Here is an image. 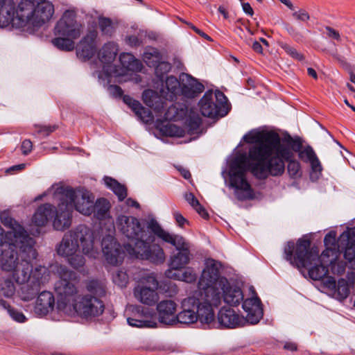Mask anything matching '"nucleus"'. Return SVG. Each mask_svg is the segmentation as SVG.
Wrapping results in <instances>:
<instances>
[{
  "mask_svg": "<svg viewBox=\"0 0 355 355\" xmlns=\"http://www.w3.org/2000/svg\"><path fill=\"white\" fill-rule=\"evenodd\" d=\"M325 29L327 31V35L329 37L336 40V41H340V35L336 30L329 26H327Z\"/></svg>",
  "mask_w": 355,
  "mask_h": 355,
  "instance_id": "57",
  "label": "nucleus"
},
{
  "mask_svg": "<svg viewBox=\"0 0 355 355\" xmlns=\"http://www.w3.org/2000/svg\"><path fill=\"white\" fill-rule=\"evenodd\" d=\"M35 242L31 248L33 257L29 256L27 252H24L17 245L4 244V248L0 255V268L3 272L10 274L15 283H22L27 279L28 272H31L32 266L31 261L37 257V252L34 248Z\"/></svg>",
  "mask_w": 355,
  "mask_h": 355,
  "instance_id": "7",
  "label": "nucleus"
},
{
  "mask_svg": "<svg viewBox=\"0 0 355 355\" xmlns=\"http://www.w3.org/2000/svg\"><path fill=\"white\" fill-rule=\"evenodd\" d=\"M286 30L288 31V33L292 35L294 38H295L296 40H297L301 35L299 33L296 32L293 28L292 27H287L286 28Z\"/></svg>",
  "mask_w": 355,
  "mask_h": 355,
  "instance_id": "64",
  "label": "nucleus"
},
{
  "mask_svg": "<svg viewBox=\"0 0 355 355\" xmlns=\"http://www.w3.org/2000/svg\"><path fill=\"white\" fill-rule=\"evenodd\" d=\"M201 120L199 116H193L187 121V131L189 135L196 133L200 128Z\"/></svg>",
  "mask_w": 355,
  "mask_h": 355,
  "instance_id": "54",
  "label": "nucleus"
},
{
  "mask_svg": "<svg viewBox=\"0 0 355 355\" xmlns=\"http://www.w3.org/2000/svg\"><path fill=\"white\" fill-rule=\"evenodd\" d=\"M162 96L152 89H146L142 94L144 103L148 107H152L155 112L159 113L161 116L164 110V102Z\"/></svg>",
  "mask_w": 355,
  "mask_h": 355,
  "instance_id": "36",
  "label": "nucleus"
},
{
  "mask_svg": "<svg viewBox=\"0 0 355 355\" xmlns=\"http://www.w3.org/2000/svg\"><path fill=\"white\" fill-rule=\"evenodd\" d=\"M46 195L51 196L58 202V210L53 221L55 230L64 231L71 226L73 209L85 216L92 214L94 197L87 189H73L55 184L44 193Z\"/></svg>",
  "mask_w": 355,
  "mask_h": 355,
  "instance_id": "5",
  "label": "nucleus"
},
{
  "mask_svg": "<svg viewBox=\"0 0 355 355\" xmlns=\"http://www.w3.org/2000/svg\"><path fill=\"white\" fill-rule=\"evenodd\" d=\"M241 6H242V8H243V12L245 14L249 15L250 16L253 15L254 11H253L252 8L250 5V3L242 2L241 3Z\"/></svg>",
  "mask_w": 355,
  "mask_h": 355,
  "instance_id": "62",
  "label": "nucleus"
},
{
  "mask_svg": "<svg viewBox=\"0 0 355 355\" xmlns=\"http://www.w3.org/2000/svg\"><path fill=\"white\" fill-rule=\"evenodd\" d=\"M178 278L180 281L187 283H192L196 280V274L193 269L187 268L184 271L179 273Z\"/></svg>",
  "mask_w": 355,
  "mask_h": 355,
  "instance_id": "52",
  "label": "nucleus"
},
{
  "mask_svg": "<svg viewBox=\"0 0 355 355\" xmlns=\"http://www.w3.org/2000/svg\"><path fill=\"white\" fill-rule=\"evenodd\" d=\"M184 114L183 110L179 112L176 105H172L165 111L164 118L166 120H176L182 117Z\"/></svg>",
  "mask_w": 355,
  "mask_h": 355,
  "instance_id": "51",
  "label": "nucleus"
},
{
  "mask_svg": "<svg viewBox=\"0 0 355 355\" xmlns=\"http://www.w3.org/2000/svg\"><path fill=\"white\" fill-rule=\"evenodd\" d=\"M351 230L343 232L338 239V248L345 249L344 257L349 267L355 270V244L354 239L350 237Z\"/></svg>",
  "mask_w": 355,
  "mask_h": 355,
  "instance_id": "31",
  "label": "nucleus"
},
{
  "mask_svg": "<svg viewBox=\"0 0 355 355\" xmlns=\"http://www.w3.org/2000/svg\"><path fill=\"white\" fill-rule=\"evenodd\" d=\"M55 272L59 278L55 284L58 298L56 309L66 314L80 295L76 286L77 275L63 266H55Z\"/></svg>",
  "mask_w": 355,
  "mask_h": 355,
  "instance_id": "9",
  "label": "nucleus"
},
{
  "mask_svg": "<svg viewBox=\"0 0 355 355\" xmlns=\"http://www.w3.org/2000/svg\"><path fill=\"white\" fill-rule=\"evenodd\" d=\"M146 226L148 230L151 232V234L153 233L166 243L171 241L172 239L177 235L164 230L153 218H150L148 220Z\"/></svg>",
  "mask_w": 355,
  "mask_h": 355,
  "instance_id": "38",
  "label": "nucleus"
},
{
  "mask_svg": "<svg viewBox=\"0 0 355 355\" xmlns=\"http://www.w3.org/2000/svg\"><path fill=\"white\" fill-rule=\"evenodd\" d=\"M76 38L71 37L58 36L52 40L53 44L58 49L62 51H71L73 49L75 44L73 40Z\"/></svg>",
  "mask_w": 355,
  "mask_h": 355,
  "instance_id": "42",
  "label": "nucleus"
},
{
  "mask_svg": "<svg viewBox=\"0 0 355 355\" xmlns=\"http://www.w3.org/2000/svg\"><path fill=\"white\" fill-rule=\"evenodd\" d=\"M249 157L251 160L255 162L252 166L250 165L245 153L236 154L229 163L228 184L239 200H248L254 198L253 191L246 178V173L250 168L253 172V167L257 164V161L252 159L250 155ZM252 173L255 175L254 173Z\"/></svg>",
  "mask_w": 355,
  "mask_h": 355,
  "instance_id": "8",
  "label": "nucleus"
},
{
  "mask_svg": "<svg viewBox=\"0 0 355 355\" xmlns=\"http://www.w3.org/2000/svg\"><path fill=\"white\" fill-rule=\"evenodd\" d=\"M118 52L117 46L114 42H109L101 49L98 59V62L96 64L97 68H101L102 70L96 69L94 73L97 75L99 80H105L108 78H112V73L114 66L112 64L116 53Z\"/></svg>",
  "mask_w": 355,
  "mask_h": 355,
  "instance_id": "18",
  "label": "nucleus"
},
{
  "mask_svg": "<svg viewBox=\"0 0 355 355\" xmlns=\"http://www.w3.org/2000/svg\"><path fill=\"white\" fill-rule=\"evenodd\" d=\"M200 292V299L197 300L198 304L196 306V314L198 320L203 324L212 325L215 324V315L213 306L214 304H211L205 300L204 291L198 289Z\"/></svg>",
  "mask_w": 355,
  "mask_h": 355,
  "instance_id": "27",
  "label": "nucleus"
},
{
  "mask_svg": "<svg viewBox=\"0 0 355 355\" xmlns=\"http://www.w3.org/2000/svg\"><path fill=\"white\" fill-rule=\"evenodd\" d=\"M97 32L92 31L87 35L81 41L77 51L78 56L83 60L91 59L96 53V44L95 40Z\"/></svg>",
  "mask_w": 355,
  "mask_h": 355,
  "instance_id": "33",
  "label": "nucleus"
},
{
  "mask_svg": "<svg viewBox=\"0 0 355 355\" xmlns=\"http://www.w3.org/2000/svg\"><path fill=\"white\" fill-rule=\"evenodd\" d=\"M227 105V98L220 91L206 92L199 102L200 110L205 116L214 118L224 116Z\"/></svg>",
  "mask_w": 355,
  "mask_h": 355,
  "instance_id": "16",
  "label": "nucleus"
},
{
  "mask_svg": "<svg viewBox=\"0 0 355 355\" xmlns=\"http://www.w3.org/2000/svg\"><path fill=\"white\" fill-rule=\"evenodd\" d=\"M336 234L329 232L324 237L326 249L319 256L316 248L309 250L310 241L307 239H299L296 246L293 241H288L284 247L285 259L299 269L304 268L308 271L309 277L313 280H319L327 274L324 263L326 258L331 257V261L335 259L340 248L338 241L336 242Z\"/></svg>",
  "mask_w": 355,
  "mask_h": 355,
  "instance_id": "2",
  "label": "nucleus"
},
{
  "mask_svg": "<svg viewBox=\"0 0 355 355\" xmlns=\"http://www.w3.org/2000/svg\"><path fill=\"white\" fill-rule=\"evenodd\" d=\"M107 92L113 96H120L122 94L121 89L117 85H110L107 87Z\"/></svg>",
  "mask_w": 355,
  "mask_h": 355,
  "instance_id": "59",
  "label": "nucleus"
},
{
  "mask_svg": "<svg viewBox=\"0 0 355 355\" xmlns=\"http://www.w3.org/2000/svg\"><path fill=\"white\" fill-rule=\"evenodd\" d=\"M105 185L110 188L118 196L119 200H123L127 196V191L125 187L119 184L114 179L109 177L104 178Z\"/></svg>",
  "mask_w": 355,
  "mask_h": 355,
  "instance_id": "41",
  "label": "nucleus"
},
{
  "mask_svg": "<svg viewBox=\"0 0 355 355\" xmlns=\"http://www.w3.org/2000/svg\"><path fill=\"white\" fill-rule=\"evenodd\" d=\"M326 261L327 263H324V266L327 271V266L330 265L331 271L334 274L340 275L344 272L345 265L343 262L338 261V257L332 261H331V257L329 258H326Z\"/></svg>",
  "mask_w": 355,
  "mask_h": 355,
  "instance_id": "48",
  "label": "nucleus"
},
{
  "mask_svg": "<svg viewBox=\"0 0 355 355\" xmlns=\"http://www.w3.org/2000/svg\"><path fill=\"white\" fill-rule=\"evenodd\" d=\"M143 60L147 65L152 67L159 62L161 60V57L157 49L154 48H147L143 54Z\"/></svg>",
  "mask_w": 355,
  "mask_h": 355,
  "instance_id": "43",
  "label": "nucleus"
},
{
  "mask_svg": "<svg viewBox=\"0 0 355 355\" xmlns=\"http://www.w3.org/2000/svg\"><path fill=\"white\" fill-rule=\"evenodd\" d=\"M57 252L73 268L83 267L85 256L96 259L99 255L95 232L86 225H78L64 234Z\"/></svg>",
  "mask_w": 355,
  "mask_h": 355,
  "instance_id": "6",
  "label": "nucleus"
},
{
  "mask_svg": "<svg viewBox=\"0 0 355 355\" xmlns=\"http://www.w3.org/2000/svg\"><path fill=\"white\" fill-rule=\"evenodd\" d=\"M58 207L55 208L49 203L40 206L33 216L32 223L37 227H43L49 219L53 222Z\"/></svg>",
  "mask_w": 355,
  "mask_h": 355,
  "instance_id": "34",
  "label": "nucleus"
},
{
  "mask_svg": "<svg viewBox=\"0 0 355 355\" xmlns=\"http://www.w3.org/2000/svg\"><path fill=\"white\" fill-rule=\"evenodd\" d=\"M82 32L83 25L77 20L73 10H65L55 26V34L58 36L78 38Z\"/></svg>",
  "mask_w": 355,
  "mask_h": 355,
  "instance_id": "17",
  "label": "nucleus"
},
{
  "mask_svg": "<svg viewBox=\"0 0 355 355\" xmlns=\"http://www.w3.org/2000/svg\"><path fill=\"white\" fill-rule=\"evenodd\" d=\"M121 67L114 66L112 78L119 82H126L132 80L134 71L141 69V64L130 53H122L120 55Z\"/></svg>",
  "mask_w": 355,
  "mask_h": 355,
  "instance_id": "21",
  "label": "nucleus"
},
{
  "mask_svg": "<svg viewBox=\"0 0 355 355\" xmlns=\"http://www.w3.org/2000/svg\"><path fill=\"white\" fill-rule=\"evenodd\" d=\"M55 305V299L52 293L43 291L37 297L34 313L40 316L46 315L53 311Z\"/></svg>",
  "mask_w": 355,
  "mask_h": 355,
  "instance_id": "32",
  "label": "nucleus"
},
{
  "mask_svg": "<svg viewBox=\"0 0 355 355\" xmlns=\"http://www.w3.org/2000/svg\"><path fill=\"white\" fill-rule=\"evenodd\" d=\"M197 299L189 297L182 302V311L177 314L175 323L192 324L198 320L196 314Z\"/></svg>",
  "mask_w": 355,
  "mask_h": 355,
  "instance_id": "26",
  "label": "nucleus"
},
{
  "mask_svg": "<svg viewBox=\"0 0 355 355\" xmlns=\"http://www.w3.org/2000/svg\"><path fill=\"white\" fill-rule=\"evenodd\" d=\"M323 285L328 292L338 300H343L349 295V285L345 279H340L336 282L333 277H328L323 281Z\"/></svg>",
  "mask_w": 355,
  "mask_h": 355,
  "instance_id": "29",
  "label": "nucleus"
},
{
  "mask_svg": "<svg viewBox=\"0 0 355 355\" xmlns=\"http://www.w3.org/2000/svg\"><path fill=\"white\" fill-rule=\"evenodd\" d=\"M55 12L49 0H21L15 9L11 0H0V27L38 28L48 23Z\"/></svg>",
  "mask_w": 355,
  "mask_h": 355,
  "instance_id": "3",
  "label": "nucleus"
},
{
  "mask_svg": "<svg viewBox=\"0 0 355 355\" xmlns=\"http://www.w3.org/2000/svg\"><path fill=\"white\" fill-rule=\"evenodd\" d=\"M87 289L89 292L96 295H102L104 293L102 284L96 280L89 281L87 284Z\"/></svg>",
  "mask_w": 355,
  "mask_h": 355,
  "instance_id": "53",
  "label": "nucleus"
},
{
  "mask_svg": "<svg viewBox=\"0 0 355 355\" xmlns=\"http://www.w3.org/2000/svg\"><path fill=\"white\" fill-rule=\"evenodd\" d=\"M292 16L295 19L302 22H306L310 19L309 14L304 9H294Z\"/></svg>",
  "mask_w": 355,
  "mask_h": 355,
  "instance_id": "56",
  "label": "nucleus"
},
{
  "mask_svg": "<svg viewBox=\"0 0 355 355\" xmlns=\"http://www.w3.org/2000/svg\"><path fill=\"white\" fill-rule=\"evenodd\" d=\"M115 225L128 239L135 241V243L144 239H153V235L145 230L140 220L135 216L121 214L116 218Z\"/></svg>",
  "mask_w": 355,
  "mask_h": 355,
  "instance_id": "14",
  "label": "nucleus"
},
{
  "mask_svg": "<svg viewBox=\"0 0 355 355\" xmlns=\"http://www.w3.org/2000/svg\"><path fill=\"white\" fill-rule=\"evenodd\" d=\"M155 241V236L152 241L147 239L136 242L134 247L130 245L125 246L128 253L138 259H146L154 263H162L166 259L165 253L162 248L158 244H152Z\"/></svg>",
  "mask_w": 355,
  "mask_h": 355,
  "instance_id": "15",
  "label": "nucleus"
},
{
  "mask_svg": "<svg viewBox=\"0 0 355 355\" xmlns=\"http://www.w3.org/2000/svg\"><path fill=\"white\" fill-rule=\"evenodd\" d=\"M156 128L164 136L171 137H182L185 135L186 130L180 125L169 122L157 121Z\"/></svg>",
  "mask_w": 355,
  "mask_h": 355,
  "instance_id": "37",
  "label": "nucleus"
},
{
  "mask_svg": "<svg viewBox=\"0 0 355 355\" xmlns=\"http://www.w3.org/2000/svg\"><path fill=\"white\" fill-rule=\"evenodd\" d=\"M103 310L104 305L101 300L92 295H79L66 314L88 319L101 315Z\"/></svg>",
  "mask_w": 355,
  "mask_h": 355,
  "instance_id": "13",
  "label": "nucleus"
},
{
  "mask_svg": "<svg viewBox=\"0 0 355 355\" xmlns=\"http://www.w3.org/2000/svg\"><path fill=\"white\" fill-rule=\"evenodd\" d=\"M132 295L137 302L149 306L156 304L159 295L157 290L159 284L155 272L142 271L135 278Z\"/></svg>",
  "mask_w": 355,
  "mask_h": 355,
  "instance_id": "11",
  "label": "nucleus"
},
{
  "mask_svg": "<svg viewBox=\"0 0 355 355\" xmlns=\"http://www.w3.org/2000/svg\"><path fill=\"white\" fill-rule=\"evenodd\" d=\"M98 26L99 28L103 33V34L106 35H111L116 28V23L112 21L110 19L100 17L98 18Z\"/></svg>",
  "mask_w": 355,
  "mask_h": 355,
  "instance_id": "44",
  "label": "nucleus"
},
{
  "mask_svg": "<svg viewBox=\"0 0 355 355\" xmlns=\"http://www.w3.org/2000/svg\"><path fill=\"white\" fill-rule=\"evenodd\" d=\"M185 200L193 207L196 211L203 218L207 216V213L205 209L200 205L198 199L191 193H186L184 195Z\"/></svg>",
  "mask_w": 355,
  "mask_h": 355,
  "instance_id": "46",
  "label": "nucleus"
},
{
  "mask_svg": "<svg viewBox=\"0 0 355 355\" xmlns=\"http://www.w3.org/2000/svg\"><path fill=\"white\" fill-rule=\"evenodd\" d=\"M49 272L44 266H37L28 272L27 279L22 283H17L21 285L18 295L23 301L32 300L42 285L49 280Z\"/></svg>",
  "mask_w": 355,
  "mask_h": 355,
  "instance_id": "12",
  "label": "nucleus"
},
{
  "mask_svg": "<svg viewBox=\"0 0 355 355\" xmlns=\"http://www.w3.org/2000/svg\"><path fill=\"white\" fill-rule=\"evenodd\" d=\"M114 283L121 288L126 287L129 282V276L127 272L123 269L117 270L113 275Z\"/></svg>",
  "mask_w": 355,
  "mask_h": 355,
  "instance_id": "47",
  "label": "nucleus"
},
{
  "mask_svg": "<svg viewBox=\"0 0 355 355\" xmlns=\"http://www.w3.org/2000/svg\"><path fill=\"white\" fill-rule=\"evenodd\" d=\"M180 95L181 94L184 97L193 98L204 89L202 84L187 73L180 74Z\"/></svg>",
  "mask_w": 355,
  "mask_h": 355,
  "instance_id": "28",
  "label": "nucleus"
},
{
  "mask_svg": "<svg viewBox=\"0 0 355 355\" xmlns=\"http://www.w3.org/2000/svg\"><path fill=\"white\" fill-rule=\"evenodd\" d=\"M177 308L178 304L172 300H164L157 303L159 321L167 325L175 324Z\"/></svg>",
  "mask_w": 355,
  "mask_h": 355,
  "instance_id": "25",
  "label": "nucleus"
},
{
  "mask_svg": "<svg viewBox=\"0 0 355 355\" xmlns=\"http://www.w3.org/2000/svg\"><path fill=\"white\" fill-rule=\"evenodd\" d=\"M281 47L286 52L287 54H288L293 58L296 59L297 60H303V55L298 52L295 47L286 43H282Z\"/></svg>",
  "mask_w": 355,
  "mask_h": 355,
  "instance_id": "55",
  "label": "nucleus"
},
{
  "mask_svg": "<svg viewBox=\"0 0 355 355\" xmlns=\"http://www.w3.org/2000/svg\"><path fill=\"white\" fill-rule=\"evenodd\" d=\"M221 263L206 258L203 269L198 282V288L204 291L205 300L211 304L219 306L223 302L230 306H238L243 301V293L236 285L232 284L220 275Z\"/></svg>",
  "mask_w": 355,
  "mask_h": 355,
  "instance_id": "4",
  "label": "nucleus"
},
{
  "mask_svg": "<svg viewBox=\"0 0 355 355\" xmlns=\"http://www.w3.org/2000/svg\"><path fill=\"white\" fill-rule=\"evenodd\" d=\"M0 306L6 309L9 315L12 319L17 322H24L27 318L24 313L19 311H17L10 306V305L6 301L0 300Z\"/></svg>",
  "mask_w": 355,
  "mask_h": 355,
  "instance_id": "45",
  "label": "nucleus"
},
{
  "mask_svg": "<svg viewBox=\"0 0 355 355\" xmlns=\"http://www.w3.org/2000/svg\"><path fill=\"white\" fill-rule=\"evenodd\" d=\"M285 162H288V171L290 176L297 178L302 175L300 164L297 161L290 159V160H285Z\"/></svg>",
  "mask_w": 355,
  "mask_h": 355,
  "instance_id": "50",
  "label": "nucleus"
},
{
  "mask_svg": "<svg viewBox=\"0 0 355 355\" xmlns=\"http://www.w3.org/2000/svg\"><path fill=\"white\" fill-rule=\"evenodd\" d=\"M252 296L243 300L242 308L246 313V322L250 324H257L263 316V310L261 306V301L255 295V291L252 286L249 288Z\"/></svg>",
  "mask_w": 355,
  "mask_h": 355,
  "instance_id": "23",
  "label": "nucleus"
},
{
  "mask_svg": "<svg viewBox=\"0 0 355 355\" xmlns=\"http://www.w3.org/2000/svg\"><path fill=\"white\" fill-rule=\"evenodd\" d=\"M243 139L248 144H254L250 148V155L257 161L252 171L258 178L282 174L285 160L293 159L294 152H298L299 157L310 164L311 180H316L319 178L321 164L311 146L302 148L300 138H293L287 135L282 139L274 131L254 129L245 134Z\"/></svg>",
  "mask_w": 355,
  "mask_h": 355,
  "instance_id": "1",
  "label": "nucleus"
},
{
  "mask_svg": "<svg viewBox=\"0 0 355 355\" xmlns=\"http://www.w3.org/2000/svg\"><path fill=\"white\" fill-rule=\"evenodd\" d=\"M102 250L106 261L111 265H117L123 260V250L112 236H106L103 239Z\"/></svg>",
  "mask_w": 355,
  "mask_h": 355,
  "instance_id": "22",
  "label": "nucleus"
},
{
  "mask_svg": "<svg viewBox=\"0 0 355 355\" xmlns=\"http://www.w3.org/2000/svg\"><path fill=\"white\" fill-rule=\"evenodd\" d=\"M168 243L173 245L178 252L171 255L170 266L173 269L180 270L188 265L192 259L191 245L182 236L177 234Z\"/></svg>",
  "mask_w": 355,
  "mask_h": 355,
  "instance_id": "20",
  "label": "nucleus"
},
{
  "mask_svg": "<svg viewBox=\"0 0 355 355\" xmlns=\"http://www.w3.org/2000/svg\"><path fill=\"white\" fill-rule=\"evenodd\" d=\"M123 102L132 109L142 122L148 123L153 121L152 113L144 108L139 101L132 99L129 96H124Z\"/></svg>",
  "mask_w": 355,
  "mask_h": 355,
  "instance_id": "35",
  "label": "nucleus"
},
{
  "mask_svg": "<svg viewBox=\"0 0 355 355\" xmlns=\"http://www.w3.org/2000/svg\"><path fill=\"white\" fill-rule=\"evenodd\" d=\"M1 222L10 229L8 232L0 226V245L4 244L17 245L24 252H27L29 256L33 257V250L31 248L34 239L31 237L23 226L14 220L9 211H3L0 214Z\"/></svg>",
  "mask_w": 355,
  "mask_h": 355,
  "instance_id": "10",
  "label": "nucleus"
},
{
  "mask_svg": "<svg viewBox=\"0 0 355 355\" xmlns=\"http://www.w3.org/2000/svg\"><path fill=\"white\" fill-rule=\"evenodd\" d=\"M110 205L107 200L104 198L99 199L94 204L92 213H94L95 218L101 220L110 218Z\"/></svg>",
  "mask_w": 355,
  "mask_h": 355,
  "instance_id": "39",
  "label": "nucleus"
},
{
  "mask_svg": "<svg viewBox=\"0 0 355 355\" xmlns=\"http://www.w3.org/2000/svg\"><path fill=\"white\" fill-rule=\"evenodd\" d=\"M176 270L175 269H173L171 267V269L168 270L166 272V275L168 277V278H171V279H177V280H179V273L180 272H175Z\"/></svg>",
  "mask_w": 355,
  "mask_h": 355,
  "instance_id": "61",
  "label": "nucleus"
},
{
  "mask_svg": "<svg viewBox=\"0 0 355 355\" xmlns=\"http://www.w3.org/2000/svg\"><path fill=\"white\" fill-rule=\"evenodd\" d=\"M126 42L131 46H136L139 44V40L136 36H129L126 39Z\"/></svg>",
  "mask_w": 355,
  "mask_h": 355,
  "instance_id": "63",
  "label": "nucleus"
},
{
  "mask_svg": "<svg viewBox=\"0 0 355 355\" xmlns=\"http://www.w3.org/2000/svg\"><path fill=\"white\" fill-rule=\"evenodd\" d=\"M155 84L161 96L166 99L173 100L175 96L180 95V80H178L174 76H168Z\"/></svg>",
  "mask_w": 355,
  "mask_h": 355,
  "instance_id": "30",
  "label": "nucleus"
},
{
  "mask_svg": "<svg viewBox=\"0 0 355 355\" xmlns=\"http://www.w3.org/2000/svg\"><path fill=\"white\" fill-rule=\"evenodd\" d=\"M152 67H155V72L158 79L157 82L162 80L164 78V75L171 70V64L164 61H159V62Z\"/></svg>",
  "mask_w": 355,
  "mask_h": 355,
  "instance_id": "49",
  "label": "nucleus"
},
{
  "mask_svg": "<svg viewBox=\"0 0 355 355\" xmlns=\"http://www.w3.org/2000/svg\"><path fill=\"white\" fill-rule=\"evenodd\" d=\"M174 217L175 218L176 222L180 227H183L184 223H187V220L184 218V217L180 213H175Z\"/></svg>",
  "mask_w": 355,
  "mask_h": 355,
  "instance_id": "60",
  "label": "nucleus"
},
{
  "mask_svg": "<svg viewBox=\"0 0 355 355\" xmlns=\"http://www.w3.org/2000/svg\"><path fill=\"white\" fill-rule=\"evenodd\" d=\"M217 320L219 327L230 329L239 327L246 323L243 316L234 309L227 307H223L219 310Z\"/></svg>",
  "mask_w": 355,
  "mask_h": 355,
  "instance_id": "24",
  "label": "nucleus"
},
{
  "mask_svg": "<svg viewBox=\"0 0 355 355\" xmlns=\"http://www.w3.org/2000/svg\"><path fill=\"white\" fill-rule=\"evenodd\" d=\"M15 281L8 277L0 279V296L8 299H12L16 294Z\"/></svg>",
  "mask_w": 355,
  "mask_h": 355,
  "instance_id": "40",
  "label": "nucleus"
},
{
  "mask_svg": "<svg viewBox=\"0 0 355 355\" xmlns=\"http://www.w3.org/2000/svg\"><path fill=\"white\" fill-rule=\"evenodd\" d=\"M32 142L29 139H25L21 144V149L24 155L30 153L32 150Z\"/></svg>",
  "mask_w": 355,
  "mask_h": 355,
  "instance_id": "58",
  "label": "nucleus"
},
{
  "mask_svg": "<svg viewBox=\"0 0 355 355\" xmlns=\"http://www.w3.org/2000/svg\"><path fill=\"white\" fill-rule=\"evenodd\" d=\"M131 315L127 318L128 324L137 328H154L157 327V316L153 310L135 305L130 306Z\"/></svg>",
  "mask_w": 355,
  "mask_h": 355,
  "instance_id": "19",
  "label": "nucleus"
}]
</instances>
